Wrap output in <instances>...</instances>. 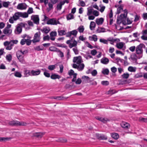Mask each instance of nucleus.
<instances>
[{
    "label": "nucleus",
    "mask_w": 147,
    "mask_h": 147,
    "mask_svg": "<svg viewBox=\"0 0 147 147\" xmlns=\"http://www.w3.org/2000/svg\"><path fill=\"white\" fill-rule=\"evenodd\" d=\"M145 47V45L144 44L141 43L137 46L136 47V53L137 55L138 56V59H139L142 57L143 51V48Z\"/></svg>",
    "instance_id": "obj_1"
},
{
    "label": "nucleus",
    "mask_w": 147,
    "mask_h": 147,
    "mask_svg": "<svg viewBox=\"0 0 147 147\" xmlns=\"http://www.w3.org/2000/svg\"><path fill=\"white\" fill-rule=\"evenodd\" d=\"M9 124L12 126H24L26 125V123L24 122H20L17 121H10Z\"/></svg>",
    "instance_id": "obj_2"
},
{
    "label": "nucleus",
    "mask_w": 147,
    "mask_h": 147,
    "mask_svg": "<svg viewBox=\"0 0 147 147\" xmlns=\"http://www.w3.org/2000/svg\"><path fill=\"white\" fill-rule=\"evenodd\" d=\"M66 43L69 45V47L70 48H71L73 47H75L77 46V42L74 39V37H72L71 39L67 40Z\"/></svg>",
    "instance_id": "obj_3"
},
{
    "label": "nucleus",
    "mask_w": 147,
    "mask_h": 147,
    "mask_svg": "<svg viewBox=\"0 0 147 147\" xmlns=\"http://www.w3.org/2000/svg\"><path fill=\"white\" fill-rule=\"evenodd\" d=\"M21 51H18L16 53V56L19 61L21 63H24L25 62L24 59V55L21 52Z\"/></svg>",
    "instance_id": "obj_4"
},
{
    "label": "nucleus",
    "mask_w": 147,
    "mask_h": 147,
    "mask_svg": "<svg viewBox=\"0 0 147 147\" xmlns=\"http://www.w3.org/2000/svg\"><path fill=\"white\" fill-rule=\"evenodd\" d=\"M24 24L22 23L18 24L16 26V28L14 31L15 34H20L22 30V26H24Z\"/></svg>",
    "instance_id": "obj_5"
},
{
    "label": "nucleus",
    "mask_w": 147,
    "mask_h": 147,
    "mask_svg": "<svg viewBox=\"0 0 147 147\" xmlns=\"http://www.w3.org/2000/svg\"><path fill=\"white\" fill-rule=\"evenodd\" d=\"M41 33L40 32H36L34 34L33 39L32 40L33 43L39 42L40 41Z\"/></svg>",
    "instance_id": "obj_6"
},
{
    "label": "nucleus",
    "mask_w": 147,
    "mask_h": 147,
    "mask_svg": "<svg viewBox=\"0 0 147 147\" xmlns=\"http://www.w3.org/2000/svg\"><path fill=\"white\" fill-rule=\"evenodd\" d=\"M84 66V64L82 63L78 64H74L73 65V68L77 69L79 71H82L83 69Z\"/></svg>",
    "instance_id": "obj_7"
},
{
    "label": "nucleus",
    "mask_w": 147,
    "mask_h": 147,
    "mask_svg": "<svg viewBox=\"0 0 147 147\" xmlns=\"http://www.w3.org/2000/svg\"><path fill=\"white\" fill-rule=\"evenodd\" d=\"M31 20L33 21L34 22L38 25L39 23V18L38 15H33L31 16Z\"/></svg>",
    "instance_id": "obj_8"
},
{
    "label": "nucleus",
    "mask_w": 147,
    "mask_h": 147,
    "mask_svg": "<svg viewBox=\"0 0 147 147\" xmlns=\"http://www.w3.org/2000/svg\"><path fill=\"white\" fill-rule=\"evenodd\" d=\"M47 23L48 24L57 25V24H60V22L56 19L52 18L48 20Z\"/></svg>",
    "instance_id": "obj_9"
},
{
    "label": "nucleus",
    "mask_w": 147,
    "mask_h": 147,
    "mask_svg": "<svg viewBox=\"0 0 147 147\" xmlns=\"http://www.w3.org/2000/svg\"><path fill=\"white\" fill-rule=\"evenodd\" d=\"M73 62L74 63H76V64H79L83 62L82 57L80 56L74 57L73 59Z\"/></svg>",
    "instance_id": "obj_10"
},
{
    "label": "nucleus",
    "mask_w": 147,
    "mask_h": 147,
    "mask_svg": "<svg viewBox=\"0 0 147 147\" xmlns=\"http://www.w3.org/2000/svg\"><path fill=\"white\" fill-rule=\"evenodd\" d=\"M27 5L25 3H21L18 4L17 7V9L19 10H24L26 9Z\"/></svg>",
    "instance_id": "obj_11"
},
{
    "label": "nucleus",
    "mask_w": 147,
    "mask_h": 147,
    "mask_svg": "<svg viewBox=\"0 0 147 147\" xmlns=\"http://www.w3.org/2000/svg\"><path fill=\"white\" fill-rule=\"evenodd\" d=\"M138 58V56H137L135 53H133L131 55L129 59L131 60L132 62L135 63L136 62Z\"/></svg>",
    "instance_id": "obj_12"
},
{
    "label": "nucleus",
    "mask_w": 147,
    "mask_h": 147,
    "mask_svg": "<svg viewBox=\"0 0 147 147\" xmlns=\"http://www.w3.org/2000/svg\"><path fill=\"white\" fill-rule=\"evenodd\" d=\"M77 33L78 31L76 30H74L67 32V33L66 36L67 37H70L71 35H73L74 37H76Z\"/></svg>",
    "instance_id": "obj_13"
},
{
    "label": "nucleus",
    "mask_w": 147,
    "mask_h": 147,
    "mask_svg": "<svg viewBox=\"0 0 147 147\" xmlns=\"http://www.w3.org/2000/svg\"><path fill=\"white\" fill-rule=\"evenodd\" d=\"M96 119L104 123H106L110 121L109 119L107 118L101 117H96Z\"/></svg>",
    "instance_id": "obj_14"
},
{
    "label": "nucleus",
    "mask_w": 147,
    "mask_h": 147,
    "mask_svg": "<svg viewBox=\"0 0 147 147\" xmlns=\"http://www.w3.org/2000/svg\"><path fill=\"white\" fill-rule=\"evenodd\" d=\"M41 72V71L39 69H38L37 70L35 71L32 70L31 71V76H37L39 75Z\"/></svg>",
    "instance_id": "obj_15"
},
{
    "label": "nucleus",
    "mask_w": 147,
    "mask_h": 147,
    "mask_svg": "<svg viewBox=\"0 0 147 147\" xmlns=\"http://www.w3.org/2000/svg\"><path fill=\"white\" fill-rule=\"evenodd\" d=\"M104 21L103 18H97L96 19V22L98 26L102 25Z\"/></svg>",
    "instance_id": "obj_16"
},
{
    "label": "nucleus",
    "mask_w": 147,
    "mask_h": 147,
    "mask_svg": "<svg viewBox=\"0 0 147 147\" xmlns=\"http://www.w3.org/2000/svg\"><path fill=\"white\" fill-rule=\"evenodd\" d=\"M121 126L123 128L128 129L129 128L130 125L129 123L125 122H123L121 124Z\"/></svg>",
    "instance_id": "obj_17"
},
{
    "label": "nucleus",
    "mask_w": 147,
    "mask_h": 147,
    "mask_svg": "<svg viewBox=\"0 0 147 147\" xmlns=\"http://www.w3.org/2000/svg\"><path fill=\"white\" fill-rule=\"evenodd\" d=\"M57 34V32L55 31V32H51L50 34V39L53 41H54L55 39V36H56Z\"/></svg>",
    "instance_id": "obj_18"
},
{
    "label": "nucleus",
    "mask_w": 147,
    "mask_h": 147,
    "mask_svg": "<svg viewBox=\"0 0 147 147\" xmlns=\"http://www.w3.org/2000/svg\"><path fill=\"white\" fill-rule=\"evenodd\" d=\"M21 17L20 12L16 13L13 16V18L14 20H16L19 19L20 17Z\"/></svg>",
    "instance_id": "obj_19"
},
{
    "label": "nucleus",
    "mask_w": 147,
    "mask_h": 147,
    "mask_svg": "<svg viewBox=\"0 0 147 147\" xmlns=\"http://www.w3.org/2000/svg\"><path fill=\"white\" fill-rule=\"evenodd\" d=\"M66 30H58V35L60 36H62L65 35H66L67 33H66Z\"/></svg>",
    "instance_id": "obj_20"
},
{
    "label": "nucleus",
    "mask_w": 147,
    "mask_h": 147,
    "mask_svg": "<svg viewBox=\"0 0 147 147\" xmlns=\"http://www.w3.org/2000/svg\"><path fill=\"white\" fill-rule=\"evenodd\" d=\"M40 31L43 33L47 34L48 33L50 30V29L48 27H45L40 29Z\"/></svg>",
    "instance_id": "obj_21"
},
{
    "label": "nucleus",
    "mask_w": 147,
    "mask_h": 147,
    "mask_svg": "<svg viewBox=\"0 0 147 147\" xmlns=\"http://www.w3.org/2000/svg\"><path fill=\"white\" fill-rule=\"evenodd\" d=\"M65 3V1H62L60 2L58 4L57 6V10H61L62 8V6Z\"/></svg>",
    "instance_id": "obj_22"
},
{
    "label": "nucleus",
    "mask_w": 147,
    "mask_h": 147,
    "mask_svg": "<svg viewBox=\"0 0 147 147\" xmlns=\"http://www.w3.org/2000/svg\"><path fill=\"white\" fill-rule=\"evenodd\" d=\"M109 59L106 57L103 58L100 60L101 62L102 63L104 64H107L109 63Z\"/></svg>",
    "instance_id": "obj_23"
},
{
    "label": "nucleus",
    "mask_w": 147,
    "mask_h": 147,
    "mask_svg": "<svg viewBox=\"0 0 147 147\" xmlns=\"http://www.w3.org/2000/svg\"><path fill=\"white\" fill-rule=\"evenodd\" d=\"M11 30L10 29H8L5 28L3 30V33L6 34L7 35H9L11 33Z\"/></svg>",
    "instance_id": "obj_24"
},
{
    "label": "nucleus",
    "mask_w": 147,
    "mask_h": 147,
    "mask_svg": "<svg viewBox=\"0 0 147 147\" xmlns=\"http://www.w3.org/2000/svg\"><path fill=\"white\" fill-rule=\"evenodd\" d=\"M124 44V43L123 42H120L116 44V47L119 49H122Z\"/></svg>",
    "instance_id": "obj_25"
},
{
    "label": "nucleus",
    "mask_w": 147,
    "mask_h": 147,
    "mask_svg": "<svg viewBox=\"0 0 147 147\" xmlns=\"http://www.w3.org/2000/svg\"><path fill=\"white\" fill-rule=\"evenodd\" d=\"M82 78L86 82L89 83L90 82V80L88 76H82Z\"/></svg>",
    "instance_id": "obj_26"
},
{
    "label": "nucleus",
    "mask_w": 147,
    "mask_h": 147,
    "mask_svg": "<svg viewBox=\"0 0 147 147\" xmlns=\"http://www.w3.org/2000/svg\"><path fill=\"white\" fill-rule=\"evenodd\" d=\"M111 137L114 139L117 140L119 138V136L118 134L115 133H113L111 134Z\"/></svg>",
    "instance_id": "obj_27"
},
{
    "label": "nucleus",
    "mask_w": 147,
    "mask_h": 147,
    "mask_svg": "<svg viewBox=\"0 0 147 147\" xmlns=\"http://www.w3.org/2000/svg\"><path fill=\"white\" fill-rule=\"evenodd\" d=\"M105 32V29L104 28L102 27H98L96 30V32L97 33L103 32Z\"/></svg>",
    "instance_id": "obj_28"
},
{
    "label": "nucleus",
    "mask_w": 147,
    "mask_h": 147,
    "mask_svg": "<svg viewBox=\"0 0 147 147\" xmlns=\"http://www.w3.org/2000/svg\"><path fill=\"white\" fill-rule=\"evenodd\" d=\"M49 49L51 51L57 52L59 50L58 49L54 46L50 47L49 48Z\"/></svg>",
    "instance_id": "obj_29"
},
{
    "label": "nucleus",
    "mask_w": 147,
    "mask_h": 147,
    "mask_svg": "<svg viewBox=\"0 0 147 147\" xmlns=\"http://www.w3.org/2000/svg\"><path fill=\"white\" fill-rule=\"evenodd\" d=\"M96 24L94 22H91L90 25V28L91 30H93L95 28Z\"/></svg>",
    "instance_id": "obj_30"
},
{
    "label": "nucleus",
    "mask_w": 147,
    "mask_h": 147,
    "mask_svg": "<svg viewBox=\"0 0 147 147\" xmlns=\"http://www.w3.org/2000/svg\"><path fill=\"white\" fill-rule=\"evenodd\" d=\"M34 49L35 50L37 51H40L42 50L44 48L42 46H38L34 47Z\"/></svg>",
    "instance_id": "obj_31"
},
{
    "label": "nucleus",
    "mask_w": 147,
    "mask_h": 147,
    "mask_svg": "<svg viewBox=\"0 0 147 147\" xmlns=\"http://www.w3.org/2000/svg\"><path fill=\"white\" fill-rule=\"evenodd\" d=\"M20 13V16L21 17H22L23 18H26L28 17V13L26 12H21Z\"/></svg>",
    "instance_id": "obj_32"
},
{
    "label": "nucleus",
    "mask_w": 147,
    "mask_h": 147,
    "mask_svg": "<svg viewBox=\"0 0 147 147\" xmlns=\"http://www.w3.org/2000/svg\"><path fill=\"white\" fill-rule=\"evenodd\" d=\"M51 78L52 79H55L57 78L59 79L60 78V76L58 75L54 74L51 75Z\"/></svg>",
    "instance_id": "obj_33"
},
{
    "label": "nucleus",
    "mask_w": 147,
    "mask_h": 147,
    "mask_svg": "<svg viewBox=\"0 0 147 147\" xmlns=\"http://www.w3.org/2000/svg\"><path fill=\"white\" fill-rule=\"evenodd\" d=\"M24 74L26 76H31V71L30 70H26L24 71Z\"/></svg>",
    "instance_id": "obj_34"
},
{
    "label": "nucleus",
    "mask_w": 147,
    "mask_h": 147,
    "mask_svg": "<svg viewBox=\"0 0 147 147\" xmlns=\"http://www.w3.org/2000/svg\"><path fill=\"white\" fill-rule=\"evenodd\" d=\"M44 134V133H37L34 134V136H36L37 137H41Z\"/></svg>",
    "instance_id": "obj_35"
},
{
    "label": "nucleus",
    "mask_w": 147,
    "mask_h": 147,
    "mask_svg": "<svg viewBox=\"0 0 147 147\" xmlns=\"http://www.w3.org/2000/svg\"><path fill=\"white\" fill-rule=\"evenodd\" d=\"M102 72L104 75H108L109 74V71L108 69L106 68L103 69Z\"/></svg>",
    "instance_id": "obj_36"
},
{
    "label": "nucleus",
    "mask_w": 147,
    "mask_h": 147,
    "mask_svg": "<svg viewBox=\"0 0 147 147\" xmlns=\"http://www.w3.org/2000/svg\"><path fill=\"white\" fill-rule=\"evenodd\" d=\"M14 74V76L17 77L21 78L22 76V75L21 73L17 71L15 72Z\"/></svg>",
    "instance_id": "obj_37"
},
{
    "label": "nucleus",
    "mask_w": 147,
    "mask_h": 147,
    "mask_svg": "<svg viewBox=\"0 0 147 147\" xmlns=\"http://www.w3.org/2000/svg\"><path fill=\"white\" fill-rule=\"evenodd\" d=\"M89 38L90 40H94L95 42L97 40V36L95 35H93L92 37H90Z\"/></svg>",
    "instance_id": "obj_38"
},
{
    "label": "nucleus",
    "mask_w": 147,
    "mask_h": 147,
    "mask_svg": "<svg viewBox=\"0 0 147 147\" xmlns=\"http://www.w3.org/2000/svg\"><path fill=\"white\" fill-rule=\"evenodd\" d=\"M11 139L10 138L0 137V141L1 142L10 140Z\"/></svg>",
    "instance_id": "obj_39"
},
{
    "label": "nucleus",
    "mask_w": 147,
    "mask_h": 147,
    "mask_svg": "<svg viewBox=\"0 0 147 147\" xmlns=\"http://www.w3.org/2000/svg\"><path fill=\"white\" fill-rule=\"evenodd\" d=\"M128 70L131 72H135L136 71V68L131 66L129 67L128 69Z\"/></svg>",
    "instance_id": "obj_40"
},
{
    "label": "nucleus",
    "mask_w": 147,
    "mask_h": 147,
    "mask_svg": "<svg viewBox=\"0 0 147 147\" xmlns=\"http://www.w3.org/2000/svg\"><path fill=\"white\" fill-rule=\"evenodd\" d=\"M49 8L47 9V10L49 12L53 8V4L51 3H48Z\"/></svg>",
    "instance_id": "obj_41"
},
{
    "label": "nucleus",
    "mask_w": 147,
    "mask_h": 147,
    "mask_svg": "<svg viewBox=\"0 0 147 147\" xmlns=\"http://www.w3.org/2000/svg\"><path fill=\"white\" fill-rule=\"evenodd\" d=\"M84 28V26H81L78 27V30L80 33H82L83 32Z\"/></svg>",
    "instance_id": "obj_42"
},
{
    "label": "nucleus",
    "mask_w": 147,
    "mask_h": 147,
    "mask_svg": "<svg viewBox=\"0 0 147 147\" xmlns=\"http://www.w3.org/2000/svg\"><path fill=\"white\" fill-rule=\"evenodd\" d=\"M139 121L141 122H147V118L142 117H140L139 118Z\"/></svg>",
    "instance_id": "obj_43"
},
{
    "label": "nucleus",
    "mask_w": 147,
    "mask_h": 147,
    "mask_svg": "<svg viewBox=\"0 0 147 147\" xmlns=\"http://www.w3.org/2000/svg\"><path fill=\"white\" fill-rule=\"evenodd\" d=\"M74 15L71 13H69L67 17V20H70L74 18Z\"/></svg>",
    "instance_id": "obj_44"
},
{
    "label": "nucleus",
    "mask_w": 147,
    "mask_h": 147,
    "mask_svg": "<svg viewBox=\"0 0 147 147\" xmlns=\"http://www.w3.org/2000/svg\"><path fill=\"white\" fill-rule=\"evenodd\" d=\"M6 59L8 61H10L12 59V56L10 54H9L6 55Z\"/></svg>",
    "instance_id": "obj_45"
},
{
    "label": "nucleus",
    "mask_w": 147,
    "mask_h": 147,
    "mask_svg": "<svg viewBox=\"0 0 147 147\" xmlns=\"http://www.w3.org/2000/svg\"><path fill=\"white\" fill-rule=\"evenodd\" d=\"M129 76V74L128 73H124L122 75V77L124 79H127Z\"/></svg>",
    "instance_id": "obj_46"
},
{
    "label": "nucleus",
    "mask_w": 147,
    "mask_h": 147,
    "mask_svg": "<svg viewBox=\"0 0 147 147\" xmlns=\"http://www.w3.org/2000/svg\"><path fill=\"white\" fill-rule=\"evenodd\" d=\"M117 39H114L113 37H109L107 39L108 41H110L111 42H113V43H114V42L116 41Z\"/></svg>",
    "instance_id": "obj_47"
},
{
    "label": "nucleus",
    "mask_w": 147,
    "mask_h": 147,
    "mask_svg": "<svg viewBox=\"0 0 147 147\" xmlns=\"http://www.w3.org/2000/svg\"><path fill=\"white\" fill-rule=\"evenodd\" d=\"M9 2H4L3 3V5L4 7H7L9 6Z\"/></svg>",
    "instance_id": "obj_48"
},
{
    "label": "nucleus",
    "mask_w": 147,
    "mask_h": 147,
    "mask_svg": "<svg viewBox=\"0 0 147 147\" xmlns=\"http://www.w3.org/2000/svg\"><path fill=\"white\" fill-rule=\"evenodd\" d=\"M79 2L80 6L82 7H84L85 6V3L84 1L79 0Z\"/></svg>",
    "instance_id": "obj_49"
},
{
    "label": "nucleus",
    "mask_w": 147,
    "mask_h": 147,
    "mask_svg": "<svg viewBox=\"0 0 147 147\" xmlns=\"http://www.w3.org/2000/svg\"><path fill=\"white\" fill-rule=\"evenodd\" d=\"M55 68V65H50L48 67V69L50 70H54Z\"/></svg>",
    "instance_id": "obj_50"
},
{
    "label": "nucleus",
    "mask_w": 147,
    "mask_h": 147,
    "mask_svg": "<svg viewBox=\"0 0 147 147\" xmlns=\"http://www.w3.org/2000/svg\"><path fill=\"white\" fill-rule=\"evenodd\" d=\"M93 9H88V12L87 13V15L88 16L90 15L92 13H93Z\"/></svg>",
    "instance_id": "obj_51"
},
{
    "label": "nucleus",
    "mask_w": 147,
    "mask_h": 147,
    "mask_svg": "<svg viewBox=\"0 0 147 147\" xmlns=\"http://www.w3.org/2000/svg\"><path fill=\"white\" fill-rule=\"evenodd\" d=\"M26 39L24 38L22 39L20 41V44L22 45H24L26 43Z\"/></svg>",
    "instance_id": "obj_52"
},
{
    "label": "nucleus",
    "mask_w": 147,
    "mask_h": 147,
    "mask_svg": "<svg viewBox=\"0 0 147 147\" xmlns=\"http://www.w3.org/2000/svg\"><path fill=\"white\" fill-rule=\"evenodd\" d=\"M33 13V9L32 7H30L27 11V13L28 14H30Z\"/></svg>",
    "instance_id": "obj_53"
},
{
    "label": "nucleus",
    "mask_w": 147,
    "mask_h": 147,
    "mask_svg": "<svg viewBox=\"0 0 147 147\" xmlns=\"http://www.w3.org/2000/svg\"><path fill=\"white\" fill-rule=\"evenodd\" d=\"M101 84L103 85L107 86L109 84V82L108 81H102L101 82Z\"/></svg>",
    "instance_id": "obj_54"
},
{
    "label": "nucleus",
    "mask_w": 147,
    "mask_h": 147,
    "mask_svg": "<svg viewBox=\"0 0 147 147\" xmlns=\"http://www.w3.org/2000/svg\"><path fill=\"white\" fill-rule=\"evenodd\" d=\"M91 54L93 55H95L97 53V51L96 50L93 49L91 51Z\"/></svg>",
    "instance_id": "obj_55"
},
{
    "label": "nucleus",
    "mask_w": 147,
    "mask_h": 147,
    "mask_svg": "<svg viewBox=\"0 0 147 147\" xmlns=\"http://www.w3.org/2000/svg\"><path fill=\"white\" fill-rule=\"evenodd\" d=\"M54 99H57L58 100H62L63 99V97L61 96H55L53 97L52 98Z\"/></svg>",
    "instance_id": "obj_56"
},
{
    "label": "nucleus",
    "mask_w": 147,
    "mask_h": 147,
    "mask_svg": "<svg viewBox=\"0 0 147 147\" xmlns=\"http://www.w3.org/2000/svg\"><path fill=\"white\" fill-rule=\"evenodd\" d=\"M93 14L95 16H98L99 15V12L96 10H93Z\"/></svg>",
    "instance_id": "obj_57"
},
{
    "label": "nucleus",
    "mask_w": 147,
    "mask_h": 147,
    "mask_svg": "<svg viewBox=\"0 0 147 147\" xmlns=\"http://www.w3.org/2000/svg\"><path fill=\"white\" fill-rule=\"evenodd\" d=\"M73 50L76 55H77L78 54L79 52L76 47L73 48Z\"/></svg>",
    "instance_id": "obj_58"
},
{
    "label": "nucleus",
    "mask_w": 147,
    "mask_h": 147,
    "mask_svg": "<svg viewBox=\"0 0 147 147\" xmlns=\"http://www.w3.org/2000/svg\"><path fill=\"white\" fill-rule=\"evenodd\" d=\"M115 93V91L113 90H110L108 92L107 94H109L112 95Z\"/></svg>",
    "instance_id": "obj_59"
},
{
    "label": "nucleus",
    "mask_w": 147,
    "mask_h": 147,
    "mask_svg": "<svg viewBox=\"0 0 147 147\" xmlns=\"http://www.w3.org/2000/svg\"><path fill=\"white\" fill-rule=\"evenodd\" d=\"M123 10L122 7L120 6L118 8L117 10V13L118 14H119L121 13V11Z\"/></svg>",
    "instance_id": "obj_60"
},
{
    "label": "nucleus",
    "mask_w": 147,
    "mask_h": 147,
    "mask_svg": "<svg viewBox=\"0 0 147 147\" xmlns=\"http://www.w3.org/2000/svg\"><path fill=\"white\" fill-rule=\"evenodd\" d=\"M142 17L143 19L145 20L147 19V13H144L143 14Z\"/></svg>",
    "instance_id": "obj_61"
},
{
    "label": "nucleus",
    "mask_w": 147,
    "mask_h": 147,
    "mask_svg": "<svg viewBox=\"0 0 147 147\" xmlns=\"http://www.w3.org/2000/svg\"><path fill=\"white\" fill-rule=\"evenodd\" d=\"M91 74L93 76H95L97 74V71L96 70L94 69L91 72Z\"/></svg>",
    "instance_id": "obj_62"
},
{
    "label": "nucleus",
    "mask_w": 147,
    "mask_h": 147,
    "mask_svg": "<svg viewBox=\"0 0 147 147\" xmlns=\"http://www.w3.org/2000/svg\"><path fill=\"white\" fill-rule=\"evenodd\" d=\"M32 41V40L29 39H26V43L27 45L28 46L30 45L31 44Z\"/></svg>",
    "instance_id": "obj_63"
},
{
    "label": "nucleus",
    "mask_w": 147,
    "mask_h": 147,
    "mask_svg": "<svg viewBox=\"0 0 147 147\" xmlns=\"http://www.w3.org/2000/svg\"><path fill=\"white\" fill-rule=\"evenodd\" d=\"M100 42L103 43L104 44H107V40L104 39H100Z\"/></svg>",
    "instance_id": "obj_64"
}]
</instances>
